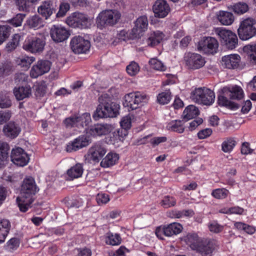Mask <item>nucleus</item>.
<instances>
[{
    "instance_id": "ea45409f",
    "label": "nucleus",
    "mask_w": 256,
    "mask_h": 256,
    "mask_svg": "<svg viewBox=\"0 0 256 256\" xmlns=\"http://www.w3.org/2000/svg\"><path fill=\"white\" fill-rule=\"evenodd\" d=\"M46 84L44 81L40 82L34 85V95L36 98L43 97L46 92Z\"/></svg>"
},
{
    "instance_id": "f704fd0d",
    "label": "nucleus",
    "mask_w": 256,
    "mask_h": 256,
    "mask_svg": "<svg viewBox=\"0 0 256 256\" xmlns=\"http://www.w3.org/2000/svg\"><path fill=\"white\" fill-rule=\"evenodd\" d=\"M30 160L28 154L20 147H17V166H24Z\"/></svg>"
},
{
    "instance_id": "e2e57ef3",
    "label": "nucleus",
    "mask_w": 256,
    "mask_h": 256,
    "mask_svg": "<svg viewBox=\"0 0 256 256\" xmlns=\"http://www.w3.org/2000/svg\"><path fill=\"white\" fill-rule=\"evenodd\" d=\"M11 117V113L8 110L0 111V124H2L8 121Z\"/></svg>"
},
{
    "instance_id": "6e6552de",
    "label": "nucleus",
    "mask_w": 256,
    "mask_h": 256,
    "mask_svg": "<svg viewBox=\"0 0 256 256\" xmlns=\"http://www.w3.org/2000/svg\"><path fill=\"white\" fill-rule=\"evenodd\" d=\"M255 24L256 20L253 18H248L243 20L238 30L240 38L246 40L254 36L256 34Z\"/></svg>"
},
{
    "instance_id": "f257e3e1",
    "label": "nucleus",
    "mask_w": 256,
    "mask_h": 256,
    "mask_svg": "<svg viewBox=\"0 0 256 256\" xmlns=\"http://www.w3.org/2000/svg\"><path fill=\"white\" fill-rule=\"evenodd\" d=\"M39 190L34 179L26 177L20 186V196L17 197V203L20 212H26L34 202L32 196Z\"/></svg>"
},
{
    "instance_id": "20e7f679",
    "label": "nucleus",
    "mask_w": 256,
    "mask_h": 256,
    "mask_svg": "<svg viewBox=\"0 0 256 256\" xmlns=\"http://www.w3.org/2000/svg\"><path fill=\"white\" fill-rule=\"evenodd\" d=\"M190 98L198 104L210 106L214 102L215 94L210 88L201 87L196 88L192 92Z\"/></svg>"
},
{
    "instance_id": "a211bd4d",
    "label": "nucleus",
    "mask_w": 256,
    "mask_h": 256,
    "mask_svg": "<svg viewBox=\"0 0 256 256\" xmlns=\"http://www.w3.org/2000/svg\"><path fill=\"white\" fill-rule=\"evenodd\" d=\"M222 93L227 96L230 99L240 100L244 97V93L242 88L237 85H228L221 89Z\"/></svg>"
},
{
    "instance_id": "052dcab7",
    "label": "nucleus",
    "mask_w": 256,
    "mask_h": 256,
    "mask_svg": "<svg viewBox=\"0 0 256 256\" xmlns=\"http://www.w3.org/2000/svg\"><path fill=\"white\" fill-rule=\"evenodd\" d=\"M165 225H162L156 228L155 234L158 238L160 240H164V236H166Z\"/></svg>"
},
{
    "instance_id": "6ab92c4d",
    "label": "nucleus",
    "mask_w": 256,
    "mask_h": 256,
    "mask_svg": "<svg viewBox=\"0 0 256 256\" xmlns=\"http://www.w3.org/2000/svg\"><path fill=\"white\" fill-rule=\"evenodd\" d=\"M90 143L88 138L84 135H81L69 142L66 148L68 152L77 151L88 146Z\"/></svg>"
},
{
    "instance_id": "c9c22d12",
    "label": "nucleus",
    "mask_w": 256,
    "mask_h": 256,
    "mask_svg": "<svg viewBox=\"0 0 256 256\" xmlns=\"http://www.w3.org/2000/svg\"><path fill=\"white\" fill-rule=\"evenodd\" d=\"M244 51L246 53L248 58L254 64H256V44H248L244 46Z\"/></svg>"
},
{
    "instance_id": "3c124183",
    "label": "nucleus",
    "mask_w": 256,
    "mask_h": 256,
    "mask_svg": "<svg viewBox=\"0 0 256 256\" xmlns=\"http://www.w3.org/2000/svg\"><path fill=\"white\" fill-rule=\"evenodd\" d=\"M248 6L244 2H238L234 4L232 6V10L235 13L238 14H243L248 10Z\"/></svg>"
},
{
    "instance_id": "0eeeda50",
    "label": "nucleus",
    "mask_w": 256,
    "mask_h": 256,
    "mask_svg": "<svg viewBox=\"0 0 256 256\" xmlns=\"http://www.w3.org/2000/svg\"><path fill=\"white\" fill-rule=\"evenodd\" d=\"M124 100L123 105L124 107H127L130 111L136 110L144 103H146L149 97L144 93L136 92L126 94Z\"/></svg>"
},
{
    "instance_id": "5701e85b",
    "label": "nucleus",
    "mask_w": 256,
    "mask_h": 256,
    "mask_svg": "<svg viewBox=\"0 0 256 256\" xmlns=\"http://www.w3.org/2000/svg\"><path fill=\"white\" fill-rule=\"evenodd\" d=\"M164 34L161 31H152L148 34V38L146 40L147 46L154 47L160 44L164 39Z\"/></svg>"
},
{
    "instance_id": "58836bf2",
    "label": "nucleus",
    "mask_w": 256,
    "mask_h": 256,
    "mask_svg": "<svg viewBox=\"0 0 256 256\" xmlns=\"http://www.w3.org/2000/svg\"><path fill=\"white\" fill-rule=\"evenodd\" d=\"M234 138H226L222 144V150L224 152H230L236 145Z\"/></svg>"
},
{
    "instance_id": "a878e982",
    "label": "nucleus",
    "mask_w": 256,
    "mask_h": 256,
    "mask_svg": "<svg viewBox=\"0 0 256 256\" xmlns=\"http://www.w3.org/2000/svg\"><path fill=\"white\" fill-rule=\"evenodd\" d=\"M83 172L84 168L82 164L78 163L68 169L66 174L69 180H73L80 178Z\"/></svg>"
},
{
    "instance_id": "9d476101",
    "label": "nucleus",
    "mask_w": 256,
    "mask_h": 256,
    "mask_svg": "<svg viewBox=\"0 0 256 256\" xmlns=\"http://www.w3.org/2000/svg\"><path fill=\"white\" fill-rule=\"evenodd\" d=\"M66 24L74 28H86L90 25V20L82 13L74 12L66 19Z\"/></svg>"
},
{
    "instance_id": "a18cd8bd",
    "label": "nucleus",
    "mask_w": 256,
    "mask_h": 256,
    "mask_svg": "<svg viewBox=\"0 0 256 256\" xmlns=\"http://www.w3.org/2000/svg\"><path fill=\"white\" fill-rule=\"evenodd\" d=\"M11 32V28L8 26H0V44L8 38Z\"/></svg>"
},
{
    "instance_id": "ddd939ff",
    "label": "nucleus",
    "mask_w": 256,
    "mask_h": 256,
    "mask_svg": "<svg viewBox=\"0 0 256 256\" xmlns=\"http://www.w3.org/2000/svg\"><path fill=\"white\" fill-rule=\"evenodd\" d=\"M51 67V62L48 60H39L32 66L30 70V76L32 78H36L48 72Z\"/></svg>"
},
{
    "instance_id": "5fc2aeb1",
    "label": "nucleus",
    "mask_w": 256,
    "mask_h": 256,
    "mask_svg": "<svg viewBox=\"0 0 256 256\" xmlns=\"http://www.w3.org/2000/svg\"><path fill=\"white\" fill-rule=\"evenodd\" d=\"M220 94L218 96V104L220 106H231L232 102L228 100V98L227 96L223 94L221 90H220Z\"/></svg>"
},
{
    "instance_id": "7ed1b4c3",
    "label": "nucleus",
    "mask_w": 256,
    "mask_h": 256,
    "mask_svg": "<svg viewBox=\"0 0 256 256\" xmlns=\"http://www.w3.org/2000/svg\"><path fill=\"white\" fill-rule=\"evenodd\" d=\"M184 240L190 248L202 256L210 254L215 248L214 242L210 240H203L194 233L188 234L184 238Z\"/></svg>"
},
{
    "instance_id": "864d4df0",
    "label": "nucleus",
    "mask_w": 256,
    "mask_h": 256,
    "mask_svg": "<svg viewBox=\"0 0 256 256\" xmlns=\"http://www.w3.org/2000/svg\"><path fill=\"white\" fill-rule=\"evenodd\" d=\"M121 127L124 130H129L132 126V118L130 115L126 116L122 118L120 122Z\"/></svg>"
},
{
    "instance_id": "338daca9",
    "label": "nucleus",
    "mask_w": 256,
    "mask_h": 256,
    "mask_svg": "<svg viewBox=\"0 0 256 256\" xmlns=\"http://www.w3.org/2000/svg\"><path fill=\"white\" fill-rule=\"evenodd\" d=\"M203 122V120L202 118H197L196 120L192 121L189 124V130L192 131L195 130L199 125L202 124Z\"/></svg>"
},
{
    "instance_id": "4be33fe9",
    "label": "nucleus",
    "mask_w": 256,
    "mask_h": 256,
    "mask_svg": "<svg viewBox=\"0 0 256 256\" xmlns=\"http://www.w3.org/2000/svg\"><path fill=\"white\" fill-rule=\"evenodd\" d=\"M55 11L56 8L54 2L50 0L43 2L38 8V12L46 19L49 18Z\"/></svg>"
},
{
    "instance_id": "72a5a7b5",
    "label": "nucleus",
    "mask_w": 256,
    "mask_h": 256,
    "mask_svg": "<svg viewBox=\"0 0 256 256\" xmlns=\"http://www.w3.org/2000/svg\"><path fill=\"white\" fill-rule=\"evenodd\" d=\"M166 236L170 237L180 234L182 230V226L179 223L172 222L165 225Z\"/></svg>"
},
{
    "instance_id": "f03ea898",
    "label": "nucleus",
    "mask_w": 256,
    "mask_h": 256,
    "mask_svg": "<svg viewBox=\"0 0 256 256\" xmlns=\"http://www.w3.org/2000/svg\"><path fill=\"white\" fill-rule=\"evenodd\" d=\"M98 101L100 104L92 116L95 120L104 118H114L118 114L120 105L112 102L108 94H102L98 98Z\"/></svg>"
},
{
    "instance_id": "393cba45",
    "label": "nucleus",
    "mask_w": 256,
    "mask_h": 256,
    "mask_svg": "<svg viewBox=\"0 0 256 256\" xmlns=\"http://www.w3.org/2000/svg\"><path fill=\"white\" fill-rule=\"evenodd\" d=\"M185 122L183 119L182 120H172L166 124V129L170 132L182 134L185 130L184 125Z\"/></svg>"
},
{
    "instance_id": "6e6d98bb",
    "label": "nucleus",
    "mask_w": 256,
    "mask_h": 256,
    "mask_svg": "<svg viewBox=\"0 0 256 256\" xmlns=\"http://www.w3.org/2000/svg\"><path fill=\"white\" fill-rule=\"evenodd\" d=\"M208 227L210 232L214 233H218L223 229L222 226L214 220L210 222L208 224Z\"/></svg>"
},
{
    "instance_id": "8fccbe9b",
    "label": "nucleus",
    "mask_w": 256,
    "mask_h": 256,
    "mask_svg": "<svg viewBox=\"0 0 256 256\" xmlns=\"http://www.w3.org/2000/svg\"><path fill=\"white\" fill-rule=\"evenodd\" d=\"M10 146L8 143L0 141V160H6L8 158V152Z\"/></svg>"
},
{
    "instance_id": "b1692460",
    "label": "nucleus",
    "mask_w": 256,
    "mask_h": 256,
    "mask_svg": "<svg viewBox=\"0 0 256 256\" xmlns=\"http://www.w3.org/2000/svg\"><path fill=\"white\" fill-rule=\"evenodd\" d=\"M222 64L229 69L236 68L240 62V56L238 54L225 56L222 58Z\"/></svg>"
},
{
    "instance_id": "bb28decb",
    "label": "nucleus",
    "mask_w": 256,
    "mask_h": 256,
    "mask_svg": "<svg viewBox=\"0 0 256 256\" xmlns=\"http://www.w3.org/2000/svg\"><path fill=\"white\" fill-rule=\"evenodd\" d=\"M119 160V156L114 152L108 153L106 157L100 162V166L104 168H108L115 165Z\"/></svg>"
},
{
    "instance_id": "13d9d810",
    "label": "nucleus",
    "mask_w": 256,
    "mask_h": 256,
    "mask_svg": "<svg viewBox=\"0 0 256 256\" xmlns=\"http://www.w3.org/2000/svg\"><path fill=\"white\" fill-rule=\"evenodd\" d=\"M78 116L82 125V128L86 126L92 121L90 114L88 112H84Z\"/></svg>"
},
{
    "instance_id": "7c9ffc66",
    "label": "nucleus",
    "mask_w": 256,
    "mask_h": 256,
    "mask_svg": "<svg viewBox=\"0 0 256 256\" xmlns=\"http://www.w3.org/2000/svg\"><path fill=\"white\" fill-rule=\"evenodd\" d=\"M104 242L108 245L118 246L121 244L122 238L118 234L108 232L104 236Z\"/></svg>"
},
{
    "instance_id": "412c9836",
    "label": "nucleus",
    "mask_w": 256,
    "mask_h": 256,
    "mask_svg": "<svg viewBox=\"0 0 256 256\" xmlns=\"http://www.w3.org/2000/svg\"><path fill=\"white\" fill-rule=\"evenodd\" d=\"M110 124H97L88 128L86 134L94 137L106 135L110 132Z\"/></svg>"
},
{
    "instance_id": "423d86ee",
    "label": "nucleus",
    "mask_w": 256,
    "mask_h": 256,
    "mask_svg": "<svg viewBox=\"0 0 256 256\" xmlns=\"http://www.w3.org/2000/svg\"><path fill=\"white\" fill-rule=\"evenodd\" d=\"M214 32L217 35L221 43L229 50L234 49L238 45L236 34L230 30L224 28H216Z\"/></svg>"
},
{
    "instance_id": "39448f33",
    "label": "nucleus",
    "mask_w": 256,
    "mask_h": 256,
    "mask_svg": "<svg viewBox=\"0 0 256 256\" xmlns=\"http://www.w3.org/2000/svg\"><path fill=\"white\" fill-rule=\"evenodd\" d=\"M121 14L116 10H108L100 12L96 18V24L100 29L116 24L120 18Z\"/></svg>"
},
{
    "instance_id": "4468645a",
    "label": "nucleus",
    "mask_w": 256,
    "mask_h": 256,
    "mask_svg": "<svg viewBox=\"0 0 256 256\" xmlns=\"http://www.w3.org/2000/svg\"><path fill=\"white\" fill-rule=\"evenodd\" d=\"M186 64L188 68L197 70L203 67L206 64L205 58L200 54L188 53L184 57Z\"/></svg>"
},
{
    "instance_id": "37998d69",
    "label": "nucleus",
    "mask_w": 256,
    "mask_h": 256,
    "mask_svg": "<svg viewBox=\"0 0 256 256\" xmlns=\"http://www.w3.org/2000/svg\"><path fill=\"white\" fill-rule=\"evenodd\" d=\"M30 27L38 28L43 26L42 20L38 16H34L28 19L27 21Z\"/></svg>"
},
{
    "instance_id": "1a4fd4ad",
    "label": "nucleus",
    "mask_w": 256,
    "mask_h": 256,
    "mask_svg": "<svg viewBox=\"0 0 256 256\" xmlns=\"http://www.w3.org/2000/svg\"><path fill=\"white\" fill-rule=\"evenodd\" d=\"M218 46V42L214 38L204 37L198 42V49L204 54H214L217 52Z\"/></svg>"
},
{
    "instance_id": "680f3d73",
    "label": "nucleus",
    "mask_w": 256,
    "mask_h": 256,
    "mask_svg": "<svg viewBox=\"0 0 256 256\" xmlns=\"http://www.w3.org/2000/svg\"><path fill=\"white\" fill-rule=\"evenodd\" d=\"M70 9V6L67 3L62 4L59 8V10L56 14L57 17H63L66 15L67 12Z\"/></svg>"
},
{
    "instance_id": "c03bdc74",
    "label": "nucleus",
    "mask_w": 256,
    "mask_h": 256,
    "mask_svg": "<svg viewBox=\"0 0 256 256\" xmlns=\"http://www.w3.org/2000/svg\"><path fill=\"white\" fill-rule=\"evenodd\" d=\"M149 64L151 68L157 70L164 71L166 70V66L156 58H152L149 60Z\"/></svg>"
},
{
    "instance_id": "4d7b16f0",
    "label": "nucleus",
    "mask_w": 256,
    "mask_h": 256,
    "mask_svg": "<svg viewBox=\"0 0 256 256\" xmlns=\"http://www.w3.org/2000/svg\"><path fill=\"white\" fill-rule=\"evenodd\" d=\"M12 102L8 96L2 95L0 96V108H8L10 106Z\"/></svg>"
},
{
    "instance_id": "dca6fc26",
    "label": "nucleus",
    "mask_w": 256,
    "mask_h": 256,
    "mask_svg": "<svg viewBox=\"0 0 256 256\" xmlns=\"http://www.w3.org/2000/svg\"><path fill=\"white\" fill-rule=\"evenodd\" d=\"M107 150L104 144L100 142L94 144L88 150V156L90 158L98 162L106 154Z\"/></svg>"
},
{
    "instance_id": "c85d7f7f",
    "label": "nucleus",
    "mask_w": 256,
    "mask_h": 256,
    "mask_svg": "<svg viewBox=\"0 0 256 256\" xmlns=\"http://www.w3.org/2000/svg\"><path fill=\"white\" fill-rule=\"evenodd\" d=\"M199 114L198 109L193 105L188 106L182 112V119L184 122L192 119L197 116Z\"/></svg>"
},
{
    "instance_id": "4c0bfd02",
    "label": "nucleus",
    "mask_w": 256,
    "mask_h": 256,
    "mask_svg": "<svg viewBox=\"0 0 256 256\" xmlns=\"http://www.w3.org/2000/svg\"><path fill=\"white\" fill-rule=\"evenodd\" d=\"M3 132L4 134L10 138L16 136V124L14 122H10L4 127Z\"/></svg>"
},
{
    "instance_id": "79ce46f5",
    "label": "nucleus",
    "mask_w": 256,
    "mask_h": 256,
    "mask_svg": "<svg viewBox=\"0 0 256 256\" xmlns=\"http://www.w3.org/2000/svg\"><path fill=\"white\" fill-rule=\"evenodd\" d=\"M14 70V67L10 61H6L0 67V74L4 76L9 75Z\"/></svg>"
},
{
    "instance_id": "774afa93",
    "label": "nucleus",
    "mask_w": 256,
    "mask_h": 256,
    "mask_svg": "<svg viewBox=\"0 0 256 256\" xmlns=\"http://www.w3.org/2000/svg\"><path fill=\"white\" fill-rule=\"evenodd\" d=\"M78 254L74 256H91L92 251L91 250L84 248H78L77 250Z\"/></svg>"
},
{
    "instance_id": "a19ab883",
    "label": "nucleus",
    "mask_w": 256,
    "mask_h": 256,
    "mask_svg": "<svg viewBox=\"0 0 256 256\" xmlns=\"http://www.w3.org/2000/svg\"><path fill=\"white\" fill-rule=\"evenodd\" d=\"M229 194V191L226 188H218L214 190L211 194L216 199L223 200L226 198Z\"/></svg>"
},
{
    "instance_id": "2eb2a0df",
    "label": "nucleus",
    "mask_w": 256,
    "mask_h": 256,
    "mask_svg": "<svg viewBox=\"0 0 256 256\" xmlns=\"http://www.w3.org/2000/svg\"><path fill=\"white\" fill-rule=\"evenodd\" d=\"M148 26V20L146 16H139L134 22V26L131 31V38H140L143 35Z\"/></svg>"
},
{
    "instance_id": "f8f14e48",
    "label": "nucleus",
    "mask_w": 256,
    "mask_h": 256,
    "mask_svg": "<svg viewBox=\"0 0 256 256\" xmlns=\"http://www.w3.org/2000/svg\"><path fill=\"white\" fill-rule=\"evenodd\" d=\"M70 46L75 54L86 53L90 47V42L80 36H75L71 39Z\"/></svg>"
},
{
    "instance_id": "69168bd1",
    "label": "nucleus",
    "mask_w": 256,
    "mask_h": 256,
    "mask_svg": "<svg viewBox=\"0 0 256 256\" xmlns=\"http://www.w3.org/2000/svg\"><path fill=\"white\" fill-rule=\"evenodd\" d=\"M212 132V129L206 128L200 130L198 133V136L199 139L202 140L210 136Z\"/></svg>"
},
{
    "instance_id": "2f4dec72",
    "label": "nucleus",
    "mask_w": 256,
    "mask_h": 256,
    "mask_svg": "<svg viewBox=\"0 0 256 256\" xmlns=\"http://www.w3.org/2000/svg\"><path fill=\"white\" fill-rule=\"evenodd\" d=\"M35 60L34 56H24L17 58V66L24 70H28L30 64Z\"/></svg>"
},
{
    "instance_id": "e433bc0d",
    "label": "nucleus",
    "mask_w": 256,
    "mask_h": 256,
    "mask_svg": "<svg viewBox=\"0 0 256 256\" xmlns=\"http://www.w3.org/2000/svg\"><path fill=\"white\" fill-rule=\"evenodd\" d=\"M32 94V88L30 85L25 84L24 85L17 88V100H22L29 97Z\"/></svg>"
},
{
    "instance_id": "de8ad7c7",
    "label": "nucleus",
    "mask_w": 256,
    "mask_h": 256,
    "mask_svg": "<svg viewBox=\"0 0 256 256\" xmlns=\"http://www.w3.org/2000/svg\"><path fill=\"white\" fill-rule=\"evenodd\" d=\"M157 100L162 104H167L171 100V93L169 90H166L158 94Z\"/></svg>"
},
{
    "instance_id": "c756f323",
    "label": "nucleus",
    "mask_w": 256,
    "mask_h": 256,
    "mask_svg": "<svg viewBox=\"0 0 256 256\" xmlns=\"http://www.w3.org/2000/svg\"><path fill=\"white\" fill-rule=\"evenodd\" d=\"M10 227V222L8 220L2 219L0 220V243L4 242Z\"/></svg>"
},
{
    "instance_id": "cd10ccee",
    "label": "nucleus",
    "mask_w": 256,
    "mask_h": 256,
    "mask_svg": "<svg viewBox=\"0 0 256 256\" xmlns=\"http://www.w3.org/2000/svg\"><path fill=\"white\" fill-rule=\"evenodd\" d=\"M217 17L218 21L224 26L232 24L234 20L233 14L226 11H220L217 14Z\"/></svg>"
},
{
    "instance_id": "0e129e2a",
    "label": "nucleus",
    "mask_w": 256,
    "mask_h": 256,
    "mask_svg": "<svg viewBox=\"0 0 256 256\" xmlns=\"http://www.w3.org/2000/svg\"><path fill=\"white\" fill-rule=\"evenodd\" d=\"M167 140V138L165 136L154 137L150 140V143L155 146L159 144L164 142Z\"/></svg>"
},
{
    "instance_id": "9b49d317",
    "label": "nucleus",
    "mask_w": 256,
    "mask_h": 256,
    "mask_svg": "<svg viewBox=\"0 0 256 256\" xmlns=\"http://www.w3.org/2000/svg\"><path fill=\"white\" fill-rule=\"evenodd\" d=\"M45 42L42 38L28 36L24 42L22 48L32 53L39 52L43 50Z\"/></svg>"
},
{
    "instance_id": "473e14b6",
    "label": "nucleus",
    "mask_w": 256,
    "mask_h": 256,
    "mask_svg": "<svg viewBox=\"0 0 256 256\" xmlns=\"http://www.w3.org/2000/svg\"><path fill=\"white\" fill-rule=\"evenodd\" d=\"M64 123L66 128H82V124L78 115H74L66 118L64 120Z\"/></svg>"
},
{
    "instance_id": "603ef678",
    "label": "nucleus",
    "mask_w": 256,
    "mask_h": 256,
    "mask_svg": "<svg viewBox=\"0 0 256 256\" xmlns=\"http://www.w3.org/2000/svg\"><path fill=\"white\" fill-rule=\"evenodd\" d=\"M2 178L6 181L11 186H15L16 176L14 174H11L9 172H5L2 174Z\"/></svg>"
},
{
    "instance_id": "aec40b11",
    "label": "nucleus",
    "mask_w": 256,
    "mask_h": 256,
    "mask_svg": "<svg viewBox=\"0 0 256 256\" xmlns=\"http://www.w3.org/2000/svg\"><path fill=\"white\" fill-rule=\"evenodd\" d=\"M153 11L156 17L165 18L170 12V8L166 0H157L153 6Z\"/></svg>"
},
{
    "instance_id": "49530a36",
    "label": "nucleus",
    "mask_w": 256,
    "mask_h": 256,
    "mask_svg": "<svg viewBox=\"0 0 256 256\" xmlns=\"http://www.w3.org/2000/svg\"><path fill=\"white\" fill-rule=\"evenodd\" d=\"M160 204L164 208H169L176 205V200L173 196H166L161 200Z\"/></svg>"
},
{
    "instance_id": "bf43d9fd",
    "label": "nucleus",
    "mask_w": 256,
    "mask_h": 256,
    "mask_svg": "<svg viewBox=\"0 0 256 256\" xmlns=\"http://www.w3.org/2000/svg\"><path fill=\"white\" fill-rule=\"evenodd\" d=\"M96 200L98 204L100 206L110 201V198L107 194H98L96 196Z\"/></svg>"
},
{
    "instance_id": "09e8293b",
    "label": "nucleus",
    "mask_w": 256,
    "mask_h": 256,
    "mask_svg": "<svg viewBox=\"0 0 256 256\" xmlns=\"http://www.w3.org/2000/svg\"><path fill=\"white\" fill-rule=\"evenodd\" d=\"M140 69L138 64L135 62H130L126 68L128 74L130 76L136 75L140 71Z\"/></svg>"
},
{
    "instance_id": "f3484780",
    "label": "nucleus",
    "mask_w": 256,
    "mask_h": 256,
    "mask_svg": "<svg viewBox=\"0 0 256 256\" xmlns=\"http://www.w3.org/2000/svg\"><path fill=\"white\" fill-rule=\"evenodd\" d=\"M52 40L56 42H60L67 40L70 34L64 27L58 25H54L50 31Z\"/></svg>"
}]
</instances>
